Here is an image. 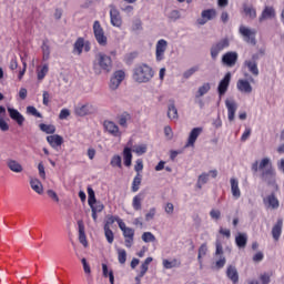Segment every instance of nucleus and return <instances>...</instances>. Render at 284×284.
<instances>
[{
  "instance_id": "1",
  "label": "nucleus",
  "mask_w": 284,
  "mask_h": 284,
  "mask_svg": "<svg viewBox=\"0 0 284 284\" xmlns=\"http://www.w3.org/2000/svg\"><path fill=\"white\" fill-rule=\"evenodd\" d=\"M252 172H258L262 170L261 179L268 185H274L276 183V171L272 168V163L267 158L262 159L258 164V161H255L251 166Z\"/></svg>"
},
{
  "instance_id": "2",
  "label": "nucleus",
  "mask_w": 284,
  "mask_h": 284,
  "mask_svg": "<svg viewBox=\"0 0 284 284\" xmlns=\"http://www.w3.org/2000/svg\"><path fill=\"white\" fill-rule=\"evenodd\" d=\"M154 77V71L148 64H140L134 69L133 79L136 83H148Z\"/></svg>"
},
{
  "instance_id": "3",
  "label": "nucleus",
  "mask_w": 284,
  "mask_h": 284,
  "mask_svg": "<svg viewBox=\"0 0 284 284\" xmlns=\"http://www.w3.org/2000/svg\"><path fill=\"white\" fill-rule=\"evenodd\" d=\"M94 65H99L102 72H112V57L105 53H98Z\"/></svg>"
},
{
  "instance_id": "4",
  "label": "nucleus",
  "mask_w": 284,
  "mask_h": 284,
  "mask_svg": "<svg viewBox=\"0 0 284 284\" xmlns=\"http://www.w3.org/2000/svg\"><path fill=\"white\" fill-rule=\"evenodd\" d=\"M239 33L241 37H243L244 41L246 43H250L251 45H256V30L250 29L245 26H240Z\"/></svg>"
},
{
  "instance_id": "5",
  "label": "nucleus",
  "mask_w": 284,
  "mask_h": 284,
  "mask_svg": "<svg viewBox=\"0 0 284 284\" xmlns=\"http://www.w3.org/2000/svg\"><path fill=\"white\" fill-rule=\"evenodd\" d=\"M93 33L99 45H108V37L105 36V31L103 30V27H101V22H99V20H95L93 23Z\"/></svg>"
},
{
  "instance_id": "6",
  "label": "nucleus",
  "mask_w": 284,
  "mask_h": 284,
  "mask_svg": "<svg viewBox=\"0 0 284 284\" xmlns=\"http://www.w3.org/2000/svg\"><path fill=\"white\" fill-rule=\"evenodd\" d=\"M215 256H220L219 261L215 262V268L223 270V267H225V263H227V260H225V256H223V244L220 240L215 241Z\"/></svg>"
},
{
  "instance_id": "7",
  "label": "nucleus",
  "mask_w": 284,
  "mask_h": 284,
  "mask_svg": "<svg viewBox=\"0 0 284 284\" xmlns=\"http://www.w3.org/2000/svg\"><path fill=\"white\" fill-rule=\"evenodd\" d=\"M225 48H230V40L227 38L220 40L211 47V57L216 59Z\"/></svg>"
},
{
  "instance_id": "8",
  "label": "nucleus",
  "mask_w": 284,
  "mask_h": 284,
  "mask_svg": "<svg viewBox=\"0 0 284 284\" xmlns=\"http://www.w3.org/2000/svg\"><path fill=\"white\" fill-rule=\"evenodd\" d=\"M103 128L104 132H108V134H110L111 136L121 138V135L123 134L121 132V129H119V125L114 123V121L104 120Z\"/></svg>"
},
{
  "instance_id": "9",
  "label": "nucleus",
  "mask_w": 284,
  "mask_h": 284,
  "mask_svg": "<svg viewBox=\"0 0 284 284\" xmlns=\"http://www.w3.org/2000/svg\"><path fill=\"white\" fill-rule=\"evenodd\" d=\"M168 50V41L161 39L155 44V61L161 62L165 59V51Z\"/></svg>"
},
{
  "instance_id": "10",
  "label": "nucleus",
  "mask_w": 284,
  "mask_h": 284,
  "mask_svg": "<svg viewBox=\"0 0 284 284\" xmlns=\"http://www.w3.org/2000/svg\"><path fill=\"white\" fill-rule=\"evenodd\" d=\"M239 61V53L236 51H229L222 55V63L226 68H234Z\"/></svg>"
},
{
  "instance_id": "11",
  "label": "nucleus",
  "mask_w": 284,
  "mask_h": 284,
  "mask_svg": "<svg viewBox=\"0 0 284 284\" xmlns=\"http://www.w3.org/2000/svg\"><path fill=\"white\" fill-rule=\"evenodd\" d=\"M125 79V71L118 70L113 73L110 80L109 88L111 90H118L119 85H121V82Z\"/></svg>"
},
{
  "instance_id": "12",
  "label": "nucleus",
  "mask_w": 284,
  "mask_h": 284,
  "mask_svg": "<svg viewBox=\"0 0 284 284\" xmlns=\"http://www.w3.org/2000/svg\"><path fill=\"white\" fill-rule=\"evenodd\" d=\"M263 203L267 210H278V207H281V202L274 193H271L270 195L263 197Z\"/></svg>"
},
{
  "instance_id": "13",
  "label": "nucleus",
  "mask_w": 284,
  "mask_h": 284,
  "mask_svg": "<svg viewBox=\"0 0 284 284\" xmlns=\"http://www.w3.org/2000/svg\"><path fill=\"white\" fill-rule=\"evenodd\" d=\"M201 19H197L199 26H205L209 21L216 18V10L214 9H206L202 11Z\"/></svg>"
},
{
  "instance_id": "14",
  "label": "nucleus",
  "mask_w": 284,
  "mask_h": 284,
  "mask_svg": "<svg viewBox=\"0 0 284 284\" xmlns=\"http://www.w3.org/2000/svg\"><path fill=\"white\" fill-rule=\"evenodd\" d=\"M258 55H253L251 60H245L244 65L253 77H258V63L256 62Z\"/></svg>"
},
{
  "instance_id": "15",
  "label": "nucleus",
  "mask_w": 284,
  "mask_h": 284,
  "mask_svg": "<svg viewBox=\"0 0 284 284\" xmlns=\"http://www.w3.org/2000/svg\"><path fill=\"white\" fill-rule=\"evenodd\" d=\"M230 81H232V73L227 72L224 78L220 81L217 87V92L220 97H223L225 92H227V88H230Z\"/></svg>"
},
{
  "instance_id": "16",
  "label": "nucleus",
  "mask_w": 284,
  "mask_h": 284,
  "mask_svg": "<svg viewBox=\"0 0 284 284\" xmlns=\"http://www.w3.org/2000/svg\"><path fill=\"white\" fill-rule=\"evenodd\" d=\"M202 132H203V128L201 126L192 129V131L190 132L187 142L185 144V148H194V143H196V139L201 136Z\"/></svg>"
},
{
  "instance_id": "17",
  "label": "nucleus",
  "mask_w": 284,
  "mask_h": 284,
  "mask_svg": "<svg viewBox=\"0 0 284 284\" xmlns=\"http://www.w3.org/2000/svg\"><path fill=\"white\" fill-rule=\"evenodd\" d=\"M110 19H111V24L114 28H121V26H123V20L121 19V12H119L118 9L114 7H112L110 10Z\"/></svg>"
},
{
  "instance_id": "18",
  "label": "nucleus",
  "mask_w": 284,
  "mask_h": 284,
  "mask_svg": "<svg viewBox=\"0 0 284 284\" xmlns=\"http://www.w3.org/2000/svg\"><path fill=\"white\" fill-rule=\"evenodd\" d=\"M267 19H276V10L274 7L266 6L262 11L258 21L260 23H263V21H267Z\"/></svg>"
},
{
  "instance_id": "19",
  "label": "nucleus",
  "mask_w": 284,
  "mask_h": 284,
  "mask_svg": "<svg viewBox=\"0 0 284 284\" xmlns=\"http://www.w3.org/2000/svg\"><path fill=\"white\" fill-rule=\"evenodd\" d=\"M274 241H280L283 234V219H278L271 231Z\"/></svg>"
},
{
  "instance_id": "20",
  "label": "nucleus",
  "mask_w": 284,
  "mask_h": 284,
  "mask_svg": "<svg viewBox=\"0 0 284 284\" xmlns=\"http://www.w3.org/2000/svg\"><path fill=\"white\" fill-rule=\"evenodd\" d=\"M122 234L124 237L125 247H132V245H134V229L126 227L124 231H122Z\"/></svg>"
},
{
  "instance_id": "21",
  "label": "nucleus",
  "mask_w": 284,
  "mask_h": 284,
  "mask_svg": "<svg viewBox=\"0 0 284 284\" xmlns=\"http://www.w3.org/2000/svg\"><path fill=\"white\" fill-rule=\"evenodd\" d=\"M9 116L12 119V121H16L18 125H23V122L26 121V118L23 114L19 112V110L13 108H8Z\"/></svg>"
},
{
  "instance_id": "22",
  "label": "nucleus",
  "mask_w": 284,
  "mask_h": 284,
  "mask_svg": "<svg viewBox=\"0 0 284 284\" xmlns=\"http://www.w3.org/2000/svg\"><path fill=\"white\" fill-rule=\"evenodd\" d=\"M226 277L233 283L239 284V270L234 265L226 267Z\"/></svg>"
},
{
  "instance_id": "23",
  "label": "nucleus",
  "mask_w": 284,
  "mask_h": 284,
  "mask_svg": "<svg viewBox=\"0 0 284 284\" xmlns=\"http://www.w3.org/2000/svg\"><path fill=\"white\" fill-rule=\"evenodd\" d=\"M225 106L227 110V116H229V121H234V116L236 114V110H237V105L236 102H234V100H226L225 101Z\"/></svg>"
},
{
  "instance_id": "24",
  "label": "nucleus",
  "mask_w": 284,
  "mask_h": 284,
  "mask_svg": "<svg viewBox=\"0 0 284 284\" xmlns=\"http://www.w3.org/2000/svg\"><path fill=\"white\" fill-rule=\"evenodd\" d=\"M47 142L49 143V145H51V148H61V145H63V136L59 134L48 135Z\"/></svg>"
},
{
  "instance_id": "25",
  "label": "nucleus",
  "mask_w": 284,
  "mask_h": 284,
  "mask_svg": "<svg viewBox=\"0 0 284 284\" xmlns=\"http://www.w3.org/2000/svg\"><path fill=\"white\" fill-rule=\"evenodd\" d=\"M78 229L80 243H82L84 247H88V239L85 237V225L83 224V220L78 221Z\"/></svg>"
},
{
  "instance_id": "26",
  "label": "nucleus",
  "mask_w": 284,
  "mask_h": 284,
  "mask_svg": "<svg viewBox=\"0 0 284 284\" xmlns=\"http://www.w3.org/2000/svg\"><path fill=\"white\" fill-rule=\"evenodd\" d=\"M237 90L243 92L244 94H252V84L247 80H239L237 81Z\"/></svg>"
},
{
  "instance_id": "27",
  "label": "nucleus",
  "mask_w": 284,
  "mask_h": 284,
  "mask_svg": "<svg viewBox=\"0 0 284 284\" xmlns=\"http://www.w3.org/2000/svg\"><path fill=\"white\" fill-rule=\"evenodd\" d=\"M144 199H145V195L143 193H139L133 197L132 207L135 212H140V210H142Z\"/></svg>"
},
{
  "instance_id": "28",
  "label": "nucleus",
  "mask_w": 284,
  "mask_h": 284,
  "mask_svg": "<svg viewBox=\"0 0 284 284\" xmlns=\"http://www.w3.org/2000/svg\"><path fill=\"white\" fill-rule=\"evenodd\" d=\"M129 121H132V114L128 113V111H124L118 115V123L121 128H128Z\"/></svg>"
},
{
  "instance_id": "29",
  "label": "nucleus",
  "mask_w": 284,
  "mask_h": 284,
  "mask_svg": "<svg viewBox=\"0 0 284 284\" xmlns=\"http://www.w3.org/2000/svg\"><path fill=\"white\" fill-rule=\"evenodd\" d=\"M74 112L77 116H88V114H92V106L90 104H83L75 108Z\"/></svg>"
},
{
  "instance_id": "30",
  "label": "nucleus",
  "mask_w": 284,
  "mask_h": 284,
  "mask_svg": "<svg viewBox=\"0 0 284 284\" xmlns=\"http://www.w3.org/2000/svg\"><path fill=\"white\" fill-rule=\"evenodd\" d=\"M232 196L235 199H241V189L239 187V180L232 178L230 180Z\"/></svg>"
},
{
  "instance_id": "31",
  "label": "nucleus",
  "mask_w": 284,
  "mask_h": 284,
  "mask_svg": "<svg viewBox=\"0 0 284 284\" xmlns=\"http://www.w3.org/2000/svg\"><path fill=\"white\" fill-rule=\"evenodd\" d=\"M85 45V39L78 38L73 44V54H83V47Z\"/></svg>"
},
{
  "instance_id": "32",
  "label": "nucleus",
  "mask_w": 284,
  "mask_h": 284,
  "mask_svg": "<svg viewBox=\"0 0 284 284\" xmlns=\"http://www.w3.org/2000/svg\"><path fill=\"white\" fill-rule=\"evenodd\" d=\"M7 166L9 168V170H11V172H16V174H20V172H23V166L16 160H8Z\"/></svg>"
},
{
  "instance_id": "33",
  "label": "nucleus",
  "mask_w": 284,
  "mask_h": 284,
  "mask_svg": "<svg viewBox=\"0 0 284 284\" xmlns=\"http://www.w3.org/2000/svg\"><path fill=\"white\" fill-rule=\"evenodd\" d=\"M243 12L248 19H256V8L252 4H243Z\"/></svg>"
},
{
  "instance_id": "34",
  "label": "nucleus",
  "mask_w": 284,
  "mask_h": 284,
  "mask_svg": "<svg viewBox=\"0 0 284 284\" xmlns=\"http://www.w3.org/2000/svg\"><path fill=\"white\" fill-rule=\"evenodd\" d=\"M235 243L237 247L244 250L247 246V234L246 233H239L235 237Z\"/></svg>"
},
{
  "instance_id": "35",
  "label": "nucleus",
  "mask_w": 284,
  "mask_h": 284,
  "mask_svg": "<svg viewBox=\"0 0 284 284\" xmlns=\"http://www.w3.org/2000/svg\"><path fill=\"white\" fill-rule=\"evenodd\" d=\"M162 265L164 270H172L174 267H181V260L173 258L172 261L170 260H163Z\"/></svg>"
},
{
  "instance_id": "36",
  "label": "nucleus",
  "mask_w": 284,
  "mask_h": 284,
  "mask_svg": "<svg viewBox=\"0 0 284 284\" xmlns=\"http://www.w3.org/2000/svg\"><path fill=\"white\" fill-rule=\"evenodd\" d=\"M122 155L125 168H130V165H132V149L128 146L124 148Z\"/></svg>"
},
{
  "instance_id": "37",
  "label": "nucleus",
  "mask_w": 284,
  "mask_h": 284,
  "mask_svg": "<svg viewBox=\"0 0 284 284\" xmlns=\"http://www.w3.org/2000/svg\"><path fill=\"white\" fill-rule=\"evenodd\" d=\"M31 190L37 192V194H43V184L38 179L30 181Z\"/></svg>"
},
{
  "instance_id": "38",
  "label": "nucleus",
  "mask_w": 284,
  "mask_h": 284,
  "mask_svg": "<svg viewBox=\"0 0 284 284\" xmlns=\"http://www.w3.org/2000/svg\"><path fill=\"white\" fill-rule=\"evenodd\" d=\"M142 181H143V175H141V173H136V175L132 181V186H131L132 192H136L138 190H140Z\"/></svg>"
},
{
  "instance_id": "39",
  "label": "nucleus",
  "mask_w": 284,
  "mask_h": 284,
  "mask_svg": "<svg viewBox=\"0 0 284 284\" xmlns=\"http://www.w3.org/2000/svg\"><path fill=\"white\" fill-rule=\"evenodd\" d=\"M41 132H44L45 134H54V132H57V126H54V124H45V123H41L39 125Z\"/></svg>"
},
{
  "instance_id": "40",
  "label": "nucleus",
  "mask_w": 284,
  "mask_h": 284,
  "mask_svg": "<svg viewBox=\"0 0 284 284\" xmlns=\"http://www.w3.org/2000/svg\"><path fill=\"white\" fill-rule=\"evenodd\" d=\"M116 253L120 265H125V261H128V252L125 248H116Z\"/></svg>"
},
{
  "instance_id": "41",
  "label": "nucleus",
  "mask_w": 284,
  "mask_h": 284,
  "mask_svg": "<svg viewBox=\"0 0 284 284\" xmlns=\"http://www.w3.org/2000/svg\"><path fill=\"white\" fill-rule=\"evenodd\" d=\"M110 165L111 168H119L121 170V168H123L121 155L119 154L113 155L111 158Z\"/></svg>"
},
{
  "instance_id": "42",
  "label": "nucleus",
  "mask_w": 284,
  "mask_h": 284,
  "mask_svg": "<svg viewBox=\"0 0 284 284\" xmlns=\"http://www.w3.org/2000/svg\"><path fill=\"white\" fill-rule=\"evenodd\" d=\"M168 116L171 119V121L179 119V110H176L174 104L169 105Z\"/></svg>"
},
{
  "instance_id": "43",
  "label": "nucleus",
  "mask_w": 284,
  "mask_h": 284,
  "mask_svg": "<svg viewBox=\"0 0 284 284\" xmlns=\"http://www.w3.org/2000/svg\"><path fill=\"white\" fill-rule=\"evenodd\" d=\"M211 85H210V83H204L203 85H201L200 88H199V90H197V94H196V98L199 99V98H201V97H205V94H207L209 92H210V90H211Z\"/></svg>"
},
{
  "instance_id": "44",
  "label": "nucleus",
  "mask_w": 284,
  "mask_h": 284,
  "mask_svg": "<svg viewBox=\"0 0 284 284\" xmlns=\"http://www.w3.org/2000/svg\"><path fill=\"white\" fill-rule=\"evenodd\" d=\"M87 192L89 195L88 204L90 207H92V205H94V203H97V196L94 194V190L92 189V186H88Z\"/></svg>"
},
{
  "instance_id": "45",
  "label": "nucleus",
  "mask_w": 284,
  "mask_h": 284,
  "mask_svg": "<svg viewBox=\"0 0 284 284\" xmlns=\"http://www.w3.org/2000/svg\"><path fill=\"white\" fill-rule=\"evenodd\" d=\"M103 230H104V236L108 243L112 245V243H114V232H112V230L108 226H104Z\"/></svg>"
},
{
  "instance_id": "46",
  "label": "nucleus",
  "mask_w": 284,
  "mask_h": 284,
  "mask_svg": "<svg viewBox=\"0 0 284 284\" xmlns=\"http://www.w3.org/2000/svg\"><path fill=\"white\" fill-rule=\"evenodd\" d=\"M142 241L144 243H154V241H156V236H154V234H152V232H144L142 234Z\"/></svg>"
},
{
  "instance_id": "47",
  "label": "nucleus",
  "mask_w": 284,
  "mask_h": 284,
  "mask_svg": "<svg viewBox=\"0 0 284 284\" xmlns=\"http://www.w3.org/2000/svg\"><path fill=\"white\" fill-rule=\"evenodd\" d=\"M49 70H50V68L48 67V64H43L41 70H38V80L43 81V79H45V74H48Z\"/></svg>"
},
{
  "instance_id": "48",
  "label": "nucleus",
  "mask_w": 284,
  "mask_h": 284,
  "mask_svg": "<svg viewBox=\"0 0 284 284\" xmlns=\"http://www.w3.org/2000/svg\"><path fill=\"white\" fill-rule=\"evenodd\" d=\"M205 254H207V244H202L199 248V255H197V260L199 263H203V256H205Z\"/></svg>"
},
{
  "instance_id": "49",
  "label": "nucleus",
  "mask_w": 284,
  "mask_h": 284,
  "mask_svg": "<svg viewBox=\"0 0 284 284\" xmlns=\"http://www.w3.org/2000/svg\"><path fill=\"white\" fill-rule=\"evenodd\" d=\"M260 281H261L262 284H270V283H272V273H267V272L262 273L260 275Z\"/></svg>"
},
{
  "instance_id": "50",
  "label": "nucleus",
  "mask_w": 284,
  "mask_h": 284,
  "mask_svg": "<svg viewBox=\"0 0 284 284\" xmlns=\"http://www.w3.org/2000/svg\"><path fill=\"white\" fill-rule=\"evenodd\" d=\"M153 258L152 257H146L144 262L140 266V271L144 272L148 274V270H150V263H152Z\"/></svg>"
},
{
  "instance_id": "51",
  "label": "nucleus",
  "mask_w": 284,
  "mask_h": 284,
  "mask_svg": "<svg viewBox=\"0 0 284 284\" xmlns=\"http://www.w3.org/2000/svg\"><path fill=\"white\" fill-rule=\"evenodd\" d=\"M133 152H135V154L141 156V154H145V152H148V145L145 144L135 145L133 149Z\"/></svg>"
},
{
  "instance_id": "52",
  "label": "nucleus",
  "mask_w": 284,
  "mask_h": 284,
  "mask_svg": "<svg viewBox=\"0 0 284 284\" xmlns=\"http://www.w3.org/2000/svg\"><path fill=\"white\" fill-rule=\"evenodd\" d=\"M27 114H31L32 116H37L38 119H41L43 115L37 110V108L29 105L27 106Z\"/></svg>"
},
{
  "instance_id": "53",
  "label": "nucleus",
  "mask_w": 284,
  "mask_h": 284,
  "mask_svg": "<svg viewBox=\"0 0 284 284\" xmlns=\"http://www.w3.org/2000/svg\"><path fill=\"white\" fill-rule=\"evenodd\" d=\"M119 221V216L116 215H108L106 221L104 223V227H110V225H114Z\"/></svg>"
},
{
  "instance_id": "54",
  "label": "nucleus",
  "mask_w": 284,
  "mask_h": 284,
  "mask_svg": "<svg viewBox=\"0 0 284 284\" xmlns=\"http://www.w3.org/2000/svg\"><path fill=\"white\" fill-rule=\"evenodd\" d=\"M42 54L43 61H48V59H50V45L45 43L42 44Z\"/></svg>"
},
{
  "instance_id": "55",
  "label": "nucleus",
  "mask_w": 284,
  "mask_h": 284,
  "mask_svg": "<svg viewBox=\"0 0 284 284\" xmlns=\"http://www.w3.org/2000/svg\"><path fill=\"white\" fill-rule=\"evenodd\" d=\"M21 62H22L23 68H22V70L19 71V74H18L19 81H21V79H23V77L26 75V71L28 70V62H26L23 60V58H21Z\"/></svg>"
},
{
  "instance_id": "56",
  "label": "nucleus",
  "mask_w": 284,
  "mask_h": 284,
  "mask_svg": "<svg viewBox=\"0 0 284 284\" xmlns=\"http://www.w3.org/2000/svg\"><path fill=\"white\" fill-rule=\"evenodd\" d=\"M90 207H91V212H101L102 210H105V206L103 205V203L97 202V201Z\"/></svg>"
},
{
  "instance_id": "57",
  "label": "nucleus",
  "mask_w": 284,
  "mask_h": 284,
  "mask_svg": "<svg viewBox=\"0 0 284 284\" xmlns=\"http://www.w3.org/2000/svg\"><path fill=\"white\" fill-rule=\"evenodd\" d=\"M195 72H199V67H193V68L186 70V71L183 73V78H184V79H190V77H192V74H194Z\"/></svg>"
},
{
  "instance_id": "58",
  "label": "nucleus",
  "mask_w": 284,
  "mask_h": 284,
  "mask_svg": "<svg viewBox=\"0 0 284 284\" xmlns=\"http://www.w3.org/2000/svg\"><path fill=\"white\" fill-rule=\"evenodd\" d=\"M154 216H156V209L151 207L149 210V212L145 214V221H152V219H154Z\"/></svg>"
},
{
  "instance_id": "59",
  "label": "nucleus",
  "mask_w": 284,
  "mask_h": 284,
  "mask_svg": "<svg viewBox=\"0 0 284 284\" xmlns=\"http://www.w3.org/2000/svg\"><path fill=\"white\" fill-rule=\"evenodd\" d=\"M209 176H210V174H207V173L201 174L199 176V180H197L199 187H201V185H204V183H207V178Z\"/></svg>"
},
{
  "instance_id": "60",
  "label": "nucleus",
  "mask_w": 284,
  "mask_h": 284,
  "mask_svg": "<svg viewBox=\"0 0 284 284\" xmlns=\"http://www.w3.org/2000/svg\"><path fill=\"white\" fill-rule=\"evenodd\" d=\"M251 135H252V129L246 128L241 136V141H243V142L247 141Z\"/></svg>"
},
{
  "instance_id": "61",
  "label": "nucleus",
  "mask_w": 284,
  "mask_h": 284,
  "mask_svg": "<svg viewBox=\"0 0 284 284\" xmlns=\"http://www.w3.org/2000/svg\"><path fill=\"white\" fill-rule=\"evenodd\" d=\"M210 216L211 219H213L214 221H219V219H221V211L219 210H211L210 212Z\"/></svg>"
},
{
  "instance_id": "62",
  "label": "nucleus",
  "mask_w": 284,
  "mask_h": 284,
  "mask_svg": "<svg viewBox=\"0 0 284 284\" xmlns=\"http://www.w3.org/2000/svg\"><path fill=\"white\" fill-rule=\"evenodd\" d=\"M68 116H70V110H68V109H62V110L60 111L59 119H60L61 121H63V120L68 119Z\"/></svg>"
},
{
  "instance_id": "63",
  "label": "nucleus",
  "mask_w": 284,
  "mask_h": 284,
  "mask_svg": "<svg viewBox=\"0 0 284 284\" xmlns=\"http://www.w3.org/2000/svg\"><path fill=\"white\" fill-rule=\"evenodd\" d=\"M134 170H135V172H138V174H139V172H143V160H141V159L136 160Z\"/></svg>"
},
{
  "instance_id": "64",
  "label": "nucleus",
  "mask_w": 284,
  "mask_h": 284,
  "mask_svg": "<svg viewBox=\"0 0 284 284\" xmlns=\"http://www.w3.org/2000/svg\"><path fill=\"white\" fill-rule=\"evenodd\" d=\"M38 172H39L41 179H45V166L43 165V162H40L38 164Z\"/></svg>"
}]
</instances>
